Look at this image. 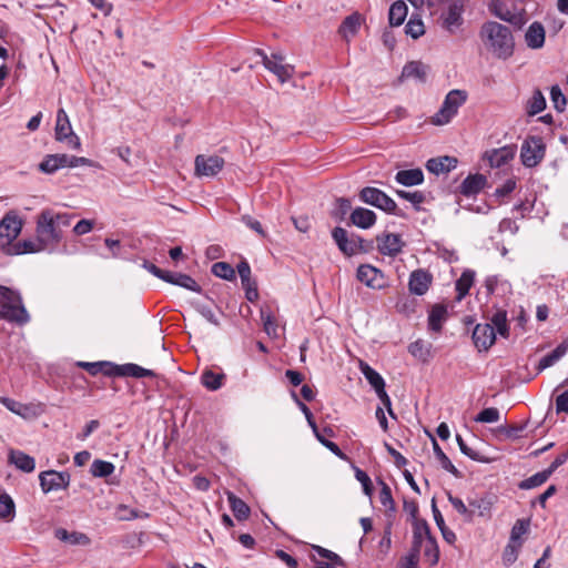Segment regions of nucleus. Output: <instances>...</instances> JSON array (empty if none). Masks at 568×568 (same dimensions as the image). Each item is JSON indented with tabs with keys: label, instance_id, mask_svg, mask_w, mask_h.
<instances>
[{
	"label": "nucleus",
	"instance_id": "obj_53",
	"mask_svg": "<svg viewBox=\"0 0 568 568\" xmlns=\"http://www.w3.org/2000/svg\"><path fill=\"white\" fill-rule=\"evenodd\" d=\"M499 419L500 412L496 407L485 408L474 418L476 423H497Z\"/></svg>",
	"mask_w": 568,
	"mask_h": 568
},
{
	"label": "nucleus",
	"instance_id": "obj_42",
	"mask_svg": "<svg viewBox=\"0 0 568 568\" xmlns=\"http://www.w3.org/2000/svg\"><path fill=\"white\" fill-rule=\"evenodd\" d=\"M433 448L437 459L440 463V466L453 476L459 478L462 476L460 471L453 465L448 456L443 452L435 439H433Z\"/></svg>",
	"mask_w": 568,
	"mask_h": 568
},
{
	"label": "nucleus",
	"instance_id": "obj_36",
	"mask_svg": "<svg viewBox=\"0 0 568 568\" xmlns=\"http://www.w3.org/2000/svg\"><path fill=\"white\" fill-rule=\"evenodd\" d=\"M45 247L40 242L38 236H36L34 240H22L17 242L12 247V253L20 255V254H27V253H38L41 251H44Z\"/></svg>",
	"mask_w": 568,
	"mask_h": 568
},
{
	"label": "nucleus",
	"instance_id": "obj_19",
	"mask_svg": "<svg viewBox=\"0 0 568 568\" xmlns=\"http://www.w3.org/2000/svg\"><path fill=\"white\" fill-rule=\"evenodd\" d=\"M433 282V276L428 271L423 268L415 270L409 275L408 288L409 292L422 296L426 294Z\"/></svg>",
	"mask_w": 568,
	"mask_h": 568
},
{
	"label": "nucleus",
	"instance_id": "obj_18",
	"mask_svg": "<svg viewBox=\"0 0 568 568\" xmlns=\"http://www.w3.org/2000/svg\"><path fill=\"white\" fill-rule=\"evenodd\" d=\"M379 253L387 256H396L402 252L404 242L399 234L384 233L376 237Z\"/></svg>",
	"mask_w": 568,
	"mask_h": 568
},
{
	"label": "nucleus",
	"instance_id": "obj_7",
	"mask_svg": "<svg viewBox=\"0 0 568 568\" xmlns=\"http://www.w3.org/2000/svg\"><path fill=\"white\" fill-rule=\"evenodd\" d=\"M546 145L540 136L531 135L524 140L520 148V160L524 166L535 168L545 158Z\"/></svg>",
	"mask_w": 568,
	"mask_h": 568
},
{
	"label": "nucleus",
	"instance_id": "obj_6",
	"mask_svg": "<svg viewBox=\"0 0 568 568\" xmlns=\"http://www.w3.org/2000/svg\"><path fill=\"white\" fill-rule=\"evenodd\" d=\"M332 237L338 248L348 256L355 255L361 252H367L371 244L366 243L359 235L351 234L343 227L336 226L332 231Z\"/></svg>",
	"mask_w": 568,
	"mask_h": 568
},
{
	"label": "nucleus",
	"instance_id": "obj_4",
	"mask_svg": "<svg viewBox=\"0 0 568 568\" xmlns=\"http://www.w3.org/2000/svg\"><path fill=\"white\" fill-rule=\"evenodd\" d=\"M54 221V212L51 210L42 211L37 219L36 235L45 250L54 248L62 240V230L58 229Z\"/></svg>",
	"mask_w": 568,
	"mask_h": 568
},
{
	"label": "nucleus",
	"instance_id": "obj_26",
	"mask_svg": "<svg viewBox=\"0 0 568 568\" xmlns=\"http://www.w3.org/2000/svg\"><path fill=\"white\" fill-rule=\"evenodd\" d=\"M457 165V159L453 156H440L429 159L426 163V169L435 174L449 172Z\"/></svg>",
	"mask_w": 568,
	"mask_h": 568
},
{
	"label": "nucleus",
	"instance_id": "obj_8",
	"mask_svg": "<svg viewBox=\"0 0 568 568\" xmlns=\"http://www.w3.org/2000/svg\"><path fill=\"white\" fill-rule=\"evenodd\" d=\"M358 196L362 202L368 205L375 206L388 214L400 215L396 211L397 205L395 201L377 187L366 186L361 190Z\"/></svg>",
	"mask_w": 568,
	"mask_h": 568
},
{
	"label": "nucleus",
	"instance_id": "obj_39",
	"mask_svg": "<svg viewBox=\"0 0 568 568\" xmlns=\"http://www.w3.org/2000/svg\"><path fill=\"white\" fill-rule=\"evenodd\" d=\"M227 500L234 516L239 520H244L248 517L250 507L241 498L236 497L233 493H229Z\"/></svg>",
	"mask_w": 568,
	"mask_h": 568
},
{
	"label": "nucleus",
	"instance_id": "obj_20",
	"mask_svg": "<svg viewBox=\"0 0 568 568\" xmlns=\"http://www.w3.org/2000/svg\"><path fill=\"white\" fill-rule=\"evenodd\" d=\"M365 18L359 12L347 16L338 28V34L347 43L358 33Z\"/></svg>",
	"mask_w": 568,
	"mask_h": 568
},
{
	"label": "nucleus",
	"instance_id": "obj_15",
	"mask_svg": "<svg viewBox=\"0 0 568 568\" xmlns=\"http://www.w3.org/2000/svg\"><path fill=\"white\" fill-rule=\"evenodd\" d=\"M195 173L199 176H215L224 166L223 158L219 155L205 156L200 154L195 158Z\"/></svg>",
	"mask_w": 568,
	"mask_h": 568
},
{
	"label": "nucleus",
	"instance_id": "obj_27",
	"mask_svg": "<svg viewBox=\"0 0 568 568\" xmlns=\"http://www.w3.org/2000/svg\"><path fill=\"white\" fill-rule=\"evenodd\" d=\"M428 67L420 61H410L402 70V79H417L420 82L426 81Z\"/></svg>",
	"mask_w": 568,
	"mask_h": 568
},
{
	"label": "nucleus",
	"instance_id": "obj_34",
	"mask_svg": "<svg viewBox=\"0 0 568 568\" xmlns=\"http://www.w3.org/2000/svg\"><path fill=\"white\" fill-rule=\"evenodd\" d=\"M407 11H408L407 4L404 1H402V0L395 1L390 6L389 12H388L389 24L393 27H399L405 21Z\"/></svg>",
	"mask_w": 568,
	"mask_h": 568
},
{
	"label": "nucleus",
	"instance_id": "obj_21",
	"mask_svg": "<svg viewBox=\"0 0 568 568\" xmlns=\"http://www.w3.org/2000/svg\"><path fill=\"white\" fill-rule=\"evenodd\" d=\"M434 536L430 532L429 525L425 519H416L413 521V544L410 550L419 551L422 546L428 538Z\"/></svg>",
	"mask_w": 568,
	"mask_h": 568
},
{
	"label": "nucleus",
	"instance_id": "obj_10",
	"mask_svg": "<svg viewBox=\"0 0 568 568\" xmlns=\"http://www.w3.org/2000/svg\"><path fill=\"white\" fill-rule=\"evenodd\" d=\"M54 134L57 141L64 142L70 149L79 150L81 148L80 138L73 132L69 116L62 108L57 112Z\"/></svg>",
	"mask_w": 568,
	"mask_h": 568
},
{
	"label": "nucleus",
	"instance_id": "obj_50",
	"mask_svg": "<svg viewBox=\"0 0 568 568\" xmlns=\"http://www.w3.org/2000/svg\"><path fill=\"white\" fill-rule=\"evenodd\" d=\"M212 273L223 280L232 281L235 278L234 268L226 262H216L212 265Z\"/></svg>",
	"mask_w": 568,
	"mask_h": 568
},
{
	"label": "nucleus",
	"instance_id": "obj_60",
	"mask_svg": "<svg viewBox=\"0 0 568 568\" xmlns=\"http://www.w3.org/2000/svg\"><path fill=\"white\" fill-rule=\"evenodd\" d=\"M351 209L352 203L348 199L338 197L336 200L334 216L339 220H344V217L349 213Z\"/></svg>",
	"mask_w": 568,
	"mask_h": 568
},
{
	"label": "nucleus",
	"instance_id": "obj_25",
	"mask_svg": "<svg viewBox=\"0 0 568 568\" xmlns=\"http://www.w3.org/2000/svg\"><path fill=\"white\" fill-rule=\"evenodd\" d=\"M164 282L181 286L183 288H186L192 292L200 293L201 286L195 282L193 277L190 275L183 274V273H174L166 271V274L164 276Z\"/></svg>",
	"mask_w": 568,
	"mask_h": 568
},
{
	"label": "nucleus",
	"instance_id": "obj_51",
	"mask_svg": "<svg viewBox=\"0 0 568 568\" xmlns=\"http://www.w3.org/2000/svg\"><path fill=\"white\" fill-rule=\"evenodd\" d=\"M529 529V520L526 519H518L510 531V542H523L521 536L525 535Z\"/></svg>",
	"mask_w": 568,
	"mask_h": 568
},
{
	"label": "nucleus",
	"instance_id": "obj_11",
	"mask_svg": "<svg viewBox=\"0 0 568 568\" xmlns=\"http://www.w3.org/2000/svg\"><path fill=\"white\" fill-rule=\"evenodd\" d=\"M256 54L262 58L264 67L274 73L281 83L287 82L293 77L294 67L284 63V58L281 54L273 53L268 57L262 50H257Z\"/></svg>",
	"mask_w": 568,
	"mask_h": 568
},
{
	"label": "nucleus",
	"instance_id": "obj_13",
	"mask_svg": "<svg viewBox=\"0 0 568 568\" xmlns=\"http://www.w3.org/2000/svg\"><path fill=\"white\" fill-rule=\"evenodd\" d=\"M23 222L16 212L7 213L0 221V240L3 244L12 243L21 233Z\"/></svg>",
	"mask_w": 568,
	"mask_h": 568
},
{
	"label": "nucleus",
	"instance_id": "obj_14",
	"mask_svg": "<svg viewBox=\"0 0 568 568\" xmlns=\"http://www.w3.org/2000/svg\"><path fill=\"white\" fill-rule=\"evenodd\" d=\"M517 146L509 144L486 151L483 159L487 161L491 168L500 169L515 158Z\"/></svg>",
	"mask_w": 568,
	"mask_h": 568
},
{
	"label": "nucleus",
	"instance_id": "obj_37",
	"mask_svg": "<svg viewBox=\"0 0 568 568\" xmlns=\"http://www.w3.org/2000/svg\"><path fill=\"white\" fill-rule=\"evenodd\" d=\"M494 327V332L498 333L500 336L508 338L509 336V327L507 323V312L504 310H498L490 318L489 323Z\"/></svg>",
	"mask_w": 568,
	"mask_h": 568
},
{
	"label": "nucleus",
	"instance_id": "obj_22",
	"mask_svg": "<svg viewBox=\"0 0 568 568\" xmlns=\"http://www.w3.org/2000/svg\"><path fill=\"white\" fill-rule=\"evenodd\" d=\"M487 179L485 175L476 173L469 174L460 184L459 192L463 195L470 196L479 193L486 185Z\"/></svg>",
	"mask_w": 568,
	"mask_h": 568
},
{
	"label": "nucleus",
	"instance_id": "obj_62",
	"mask_svg": "<svg viewBox=\"0 0 568 568\" xmlns=\"http://www.w3.org/2000/svg\"><path fill=\"white\" fill-rule=\"evenodd\" d=\"M77 166H98V164L88 158L67 154V168Z\"/></svg>",
	"mask_w": 568,
	"mask_h": 568
},
{
	"label": "nucleus",
	"instance_id": "obj_49",
	"mask_svg": "<svg viewBox=\"0 0 568 568\" xmlns=\"http://www.w3.org/2000/svg\"><path fill=\"white\" fill-rule=\"evenodd\" d=\"M550 476L546 473V470L534 474L525 480H521L518 485L520 489H531L538 486H541Z\"/></svg>",
	"mask_w": 568,
	"mask_h": 568
},
{
	"label": "nucleus",
	"instance_id": "obj_44",
	"mask_svg": "<svg viewBox=\"0 0 568 568\" xmlns=\"http://www.w3.org/2000/svg\"><path fill=\"white\" fill-rule=\"evenodd\" d=\"M261 320L263 323L264 332L272 338L277 337V323L270 310L262 308L261 310Z\"/></svg>",
	"mask_w": 568,
	"mask_h": 568
},
{
	"label": "nucleus",
	"instance_id": "obj_54",
	"mask_svg": "<svg viewBox=\"0 0 568 568\" xmlns=\"http://www.w3.org/2000/svg\"><path fill=\"white\" fill-rule=\"evenodd\" d=\"M550 99L554 104V108L558 112H562L566 109L567 105V99L565 94L562 93L559 85H552L550 89Z\"/></svg>",
	"mask_w": 568,
	"mask_h": 568
},
{
	"label": "nucleus",
	"instance_id": "obj_16",
	"mask_svg": "<svg viewBox=\"0 0 568 568\" xmlns=\"http://www.w3.org/2000/svg\"><path fill=\"white\" fill-rule=\"evenodd\" d=\"M356 276L359 282L371 288L381 290L385 287V277L383 272L369 264L359 265Z\"/></svg>",
	"mask_w": 568,
	"mask_h": 568
},
{
	"label": "nucleus",
	"instance_id": "obj_31",
	"mask_svg": "<svg viewBox=\"0 0 568 568\" xmlns=\"http://www.w3.org/2000/svg\"><path fill=\"white\" fill-rule=\"evenodd\" d=\"M568 352V339L561 342L557 347L545 355L538 364V371L541 372L552 365H555L561 357H564Z\"/></svg>",
	"mask_w": 568,
	"mask_h": 568
},
{
	"label": "nucleus",
	"instance_id": "obj_32",
	"mask_svg": "<svg viewBox=\"0 0 568 568\" xmlns=\"http://www.w3.org/2000/svg\"><path fill=\"white\" fill-rule=\"evenodd\" d=\"M395 181L405 186L418 185L424 181V173L420 169L402 170L396 173Z\"/></svg>",
	"mask_w": 568,
	"mask_h": 568
},
{
	"label": "nucleus",
	"instance_id": "obj_41",
	"mask_svg": "<svg viewBox=\"0 0 568 568\" xmlns=\"http://www.w3.org/2000/svg\"><path fill=\"white\" fill-rule=\"evenodd\" d=\"M115 470V466L111 462L95 459L91 464L90 471L93 477L105 478L111 476Z\"/></svg>",
	"mask_w": 568,
	"mask_h": 568
},
{
	"label": "nucleus",
	"instance_id": "obj_52",
	"mask_svg": "<svg viewBox=\"0 0 568 568\" xmlns=\"http://www.w3.org/2000/svg\"><path fill=\"white\" fill-rule=\"evenodd\" d=\"M523 542H508L503 552V561L506 566L513 565L517 558Z\"/></svg>",
	"mask_w": 568,
	"mask_h": 568
},
{
	"label": "nucleus",
	"instance_id": "obj_17",
	"mask_svg": "<svg viewBox=\"0 0 568 568\" xmlns=\"http://www.w3.org/2000/svg\"><path fill=\"white\" fill-rule=\"evenodd\" d=\"M473 341L477 349L488 351L496 341V333L489 323L477 324L473 331Z\"/></svg>",
	"mask_w": 568,
	"mask_h": 568
},
{
	"label": "nucleus",
	"instance_id": "obj_24",
	"mask_svg": "<svg viewBox=\"0 0 568 568\" xmlns=\"http://www.w3.org/2000/svg\"><path fill=\"white\" fill-rule=\"evenodd\" d=\"M352 224L359 229H369L376 223V214L365 207H356L349 215Z\"/></svg>",
	"mask_w": 568,
	"mask_h": 568
},
{
	"label": "nucleus",
	"instance_id": "obj_33",
	"mask_svg": "<svg viewBox=\"0 0 568 568\" xmlns=\"http://www.w3.org/2000/svg\"><path fill=\"white\" fill-rule=\"evenodd\" d=\"M447 320V308L443 304H435L428 315V327L430 331L440 332L444 322Z\"/></svg>",
	"mask_w": 568,
	"mask_h": 568
},
{
	"label": "nucleus",
	"instance_id": "obj_43",
	"mask_svg": "<svg viewBox=\"0 0 568 568\" xmlns=\"http://www.w3.org/2000/svg\"><path fill=\"white\" fill-rule=\"evenodd\" d=\"M405 32L413 39H418L425 33V24L418 14H412L405 27Z\"/></svg>",
	"mask_w": 568,
	"mask_h": 568
},
{
	"label": "nucleus",
	"instance_id": "obj_23",
	"mask_svg": "<svg viewBox=\"0 0 568 568\" xmlns=\"http://www.w3.org/2000/svg\"><path fill=\"white\" fill-rule=\"evenodd\" d=\"M8 459L10 464L24 473H32L36 468L34 458L22 450L10 449Z\"/></svg>",
	"mask_w": 568,
	"mask_h": 568
},
{
	"label": "nucleus",
	"instance_id": "obj_63",
	"mask_svg": "<svg viewBox=\"0 0 568 568\" xmlns=\"http://www.w3.org/2000/svg\"><path fill=\"white\" fill-rule=\"evenodd\" d=\"M419 551L409 550V552L400 560L398 568H418Z\"/></svg>",
	"mask_w": 568,
	"mask_h": 568
},
{
	"label": "nucleus",
	"instance_id": "obj_1",
	"mask_svg": "<svg viewBox=\"0 0 568 568\" xmlns=\"http://www.w3.org/2000/svg\"><path fill=\"white\" fill-rule=\"evenodd\" d=\"M485 49L497 59L507 60L514 54L515 39L511 30L497 21H486L479 29Z\"/></svg>",
	"mask_w": 568,
	"mask_h": 568
},
{
	"label": "nucleus",
	"instance_id": "obj_59",
	"mask_svg": "<svg viewBox=\"0 0 568 568\" xmlns=\"http://www.w3.org/2000/svg\"><path fill=\"white\" fill-rule=\"evenodd\" d=\"M242 287L245 291V297L250 302H255L258 298V291L256 281L253 278H248L246 281H242Z\"/></svg>",
	"mask_w": 568,
	"mask_h": 568
},
{
	"label": "nucleus",
	"instance_id": "obj_58",
	"mask_svg": "<svg viewBox=\"0 0 568 568\" xmlns=\"http://www.w3.org/2000/svg\"><path fill=\"white\" fill-rule=\"evenodd\" d=\"M381 485L379 503L387 509L395 510V501L393 499L389 486L384 481H381Z\"/></svg>",
	"mask_w": 568,
	"mask_h": 568
},
{
	"label": "nucleus",
	"instance_id": "obj_30",
	"mask_svg": "<svg viewBox=\"0 0 568 568\" xmlns=\"http://www.w3.org/2000/svg\"><path fill=\"white\" fill-rule=\"evenodd\" d=\"M62 168H67V154H49L39 164V170L47 174H52Z\"/></svg>",
	"mask_w": 568,
	"mask_h": 568
},
{
	"label": "nucleus",
	"instance_id": "obj_5",
	"mask_svg": "<svg viewBox=\"0 0 568 568\" xmlns=\"http://www.w3.org/2000/svg\"><path fill=\"white\" fill-rule=\"evenodd\" d=\"M467 92L464 90H450L440 106V109L430 118L434 125H445L457 114L458 109L466 102Z\"/></svg>",
	"mask_w": 568,
	"mask_h": 568
},
{
	"label": "nucleus",
	"instance_id": "obj_35",
	"mask_svg": "<svg viewBox=\"0 0 568 568\" xmlns=\"http://www.w3.org/2000/svg\"><path fill=\"white\" fill-rule=\"evenodd\" d=\"M475 281V272L466 270L462 273L460 277L456 281L457 301H462L473 286Z\"/></svg>",
	"mask_w": 568,
	"mask_h": 568
},
{
	"label": "nucleus",
	"instance_id": "obj_28",
	"mask_svg": "<svg viewBox=\"0 0 568 568\" xmlns=\"http://www.w3.org/2000/svg\"><path fill=\"white\" fill-rule=\"evenodd\" d=\"M526 43L531 49H539L545 43V29L541 23L534 22L525 34Z\"/></svg>",
	"mask_w": 568,
	"mask_h": 568
},
{
	"label": "nucleus",
	"instance_id": "obj_48",
	"mask_svg": "<svg viewBox=\"0 0 568 568\" xmlns=\"http://www.w3.org/2000/svg\"><path fill=\"white\" fill-rule=\"evenodd\" d=\"M0 403L10 412L21 417H26L30 410L28 405L19 403L9 397H0Z\"/></svg>",
	"mask_w": 568,
	"mask_h": 568
},
{
	"label": "nucleus",
	"instance_id": "obj_61",
	"mask_svg": "<svg viewBox=\"0 0 568 568\" xmlns=\"http://www.w3.org/2000/svg\"><path fill=\"white\" fill-rule=\"evenodd\" d=\"M456 440H457L460 452L464 455H466L467 457H469L470 459L476 460V462H485V459L481 457V455L478 452L469 448L466 445V443L464 442V439L460 435H456Z\"/></svg>",
	"mask_w": 568,
	"mask_h": 568
},
{
	"label": "nucleus",
	"instance_id": "obj_56",
	"mask_svg": "<svg viewBox=\"0 0 568 568\" xmlns=\"http://www.w3.org/2000/svg\"><path fill=\"white\" fill-rule=\"evenodd\" d=\"M396 194L408 202H410L416 209H418L419 204H422L425 201V195L420 191H404V190H397Z\"/></svg>",
	"mask_w": 568,
	"mask_h": 568
},
{
	"label": "nucleus",
	"instance_id": "obj_2",
	"mask_svg": "<svg viewBox=\"0 0 568 568\" xmlns=\"http://www.w3.org/2000/svg\"><path fill=\"white\" fill-rule=\"evenodd\" d=\"M0 318L17 326L30 322L31 316L19 291L0 285Z\"/></svg>",
	"mask_w": 568,
	"mask_h": 568
},
{
	"label": "nucleus",
	"instance_id": "obj_46",
	"mask_svg": "<svg viewBox=\"0 0 568 568\" xmlns=\"http://www.w3.org/2000/svg\"><path fill=\"white\" fill-rule=\"evenodd\" d=\"M546 108V100L540 90H536L532 93V97L529 99L527 103V112L529 115H536L544 111Z\"/></svg>",
	"mask_w": 568,
	"mask_h": 568
},
{
	"label": "nucleus",
	"instance_id": "obj_29",
	"mask_svg": "<svg viewBox=\"0 0 568 568\" xmlns=\"http://www.w3.org/2000/svg\"><path fill=\"white\" fill-rule=\"evenodd\" d=\"M359 368L362 374L365 376L369 385L376 392V395L385 390V381L382 375L372 368L367 363L361 362Z\"/></svg>",
	"mask_w": 568,
	"mask_h": 568
},
{
	"label": "nucleus",
	"instance_id": "obj_64",
	"mask_svg": "<svg viewBox=\"0 0 568 568\" xmlns=\"http://www.w3.org/2000/svg\"><path fill=\"white\" fill-rule=\"evenodd\" d=\"M317 440L325 446L329 452H332L336 457L347 460V456L341 450L337 444L334 442L323 438V436H317Z\"/></svg>",
	"mask_w": 568,
	"mask_h": 568
},
{
	"label": "nucleus",
	"instance_id": "obj_55",
	"mask_svg": "<svg viewBox=\"0 0 568 568\" xmlns=\"http://www.w3.org/2000/svg\"><path fill=\"white\" fill-rule=\"evenodd\" d=\"M408 352L410 353L412 356L419 358L422 361H426L429 355V351L426 347L425 342L422 339H417L410 343L408 346Z\"/></svg>",
	"mask_w": 568,
	"mask_h": 568
},
{
	"label": "nucleus",
	"instance_id": "obj_38",
	"mask_svg": "<svg viewBox=\"0 0 568 568\" xmlns=\"http://www.w3.org/2000/svg\"><path fill=\"white\" fill-rule=\"evenodd\" d=\"M224 379V374H216L211 369L204 371L201 376L202 385L209 390L220 389L223 386Z\"/></svg>",
	"mask_w": 568,
	"mask_h": 568
},
{
	"label": "nucleus",
	"instance_id": "obj_47",
	"mask_svg": "<svg viewBox=\"0 0 568 568\" xmlns=\"http://www.w3.org/2000/svg\"><path fill=\"white\" fill-rule=\"evenodd\" d=\"M493 500L489 497H483L479 499H474L469 501V506L473 508L471 510H477L478 516L480 517H489L493 508Z\"/></svg>",
	"mask_w": 568,
	"mask_h": 568
},
{
	"label": "nucleus",
	"instance_id": "obj_9",
	"mask_svg": "<svg viewBox=\"0 0 568 568\" xmlns=\"http://www.w3.org/2000/svg\"><path fill=\"white\" fill-rule=\"evenodd\" d=\"M101 373L109 377H155V373L153 371L144 368L138 364L128 363L119 365L106 361H104Z\"/></svg>",
	"mask_w": 568,
	"mask_h": 568
},
{
	"label": "nucleus",
	"instance_id": "obj_12",
	"mask_svg": "<svg viewBox=\"0 0 568 568\" xmlns=\"http://www.w3.org/2000/svg\"><path fill=\"white\" fill-rule=\"evenodd\" d=\"M71 477L65 471L45 470L39 474V481L44 494L67 489Z\"/></svg>",
	"mask_w": 568,
	"mask_h": 568
},
{
	"label": "nucleus",
	"instance_id": "obj_3",
	"mask_svg": "<svg viewBox=\"0 0 568 568\" xmlns=\"http://www.w3.org/2000/svg\"><path fill=\"white\" fill-rule=\"evenodd\" d=\"M467 0H446L442 3L438 16V24L449 36H456L463 31Z\"/></svg>",
	"mask_w": 568,
	"mask_h": 568
},
{
	"label": "nucleus",
	"instance_id": "obj_40",
	"mask_svg": "<svg viewBox=\"0 0 568 568\" xmlns=\"http://www.w3.org/2000/svg\"><path fill=\"white\" fill-rule=\"evenodd\" d=\"M425 560L435 566L439 561V547L435 537L428 538L422 546Z\"/></svg>",
	"mask_w": 568,
	"mask_h": 568
},
{
	"label": "nucleus",
	"instance_id": "obj_57",
	"mask_svg": "<svg viewBox=\"0 0 568 568\" xmlns=\"http://www.w3.org/2000/svg\"><path fill=\"white\" fill-rule=\"evenodd\" d=\"M448 500L455 508V510L463 515L467 520L470 521L473 519L474 510L468 509L460 498L455 497L452 494H448Z\"/></svg>",
	"mask_w": 568,
	"mask_h": 568
},
{
	"label": "nucleus",
	"instance_id": "obj_45",
	"mask_svg": "<svg viewBox=\"0 0 568 568\" xmlns=\"http://www.w3.org/2000/svg\"><path fill=\"white\" fill-rule=\"evenodd\" d=\"M16 514L13 499L6 493L0 495V519L12 520Z\"/></svg>",
	"mask_w": 568,
	"mask_h": 568
}]
</instances>
